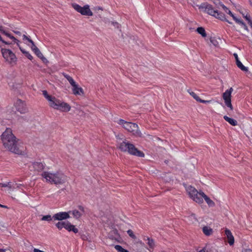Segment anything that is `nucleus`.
Instances as JSON below:
<instances>
[{
    "label": "nucleus",
    "instance_id": "obj_1",
    "mask_svg": "<svg viewBox=\"0 0 252 252\" xmlns=\"http://www.w3.org/2000/svg\"><path fill=\"white\" fill-rule=\"evenodd\" d=\"M3 146L8 151L18 155L25 153V148L22 142L16 138L10 129H6L1 136Z\"/></svg>",
    "mask_w": 252,
    "mask_h": 252
},
{
    "label": "nucleus",
    "instance_id": "obj_2",
    "mask_svg": "<svg viewBox=\"0 0 252 252\" xmlns=\"http://www.w3.org/2000/svg\"><path fill=\"white\" fill-rule=\"evenodd\" d=\"M118 124L121 125L123 128L126 130L127 132L131 133L132 135L138 137H144L145 135L150 138L152 135L150 134H146L145 132L142 133L138 126L136 124L130 122H127L123 119H120L118 121Z\"/></svg>",
    "mask_w": 252,
    "mask_h": 252
},
{
    "label": "nucleus",
    "instance_id": "obj_3",
    "mask_svg": "<svg viewBox=\"0 0 252 252\" xmlns=\"http://www.w3.org/2000/svg\"><path fill=\"white\" fill-rule=\"evenodd\" d=\"M117 148L121 152L128 153L129 154L139 157H144V154L138 150L135 146L126 139L123 141H118Z\"/></svg>",
    "mask_w": 252,
    "mask_h": 252
},
{
    "label": "nucleus",
    "instance_id": "obj_4",
    "mask_svg": "<svg viewBox=\"0 0 252 252\" xmlns=\"http://www.w3.org/2000/svg\"><path fill=\"white\" fill-rule=\"evenodd\" d=\"M186 191L190 197L193 201L201 204L203 203V196L204 193L201 190L198 191L194 187L189 186L186 187Z\"/></svg>",
    "mask_w": 252,
    "mask_h": 252
},
{
    "label": "nucleus",
    "instance_id": "obj_5",
    "mask_svg": "<svg viewBox=\"0 0 252 252\" xmlns=\"http://www.w3.org/2000/svg\"><path fill=\"white\" fill-rule=\"evenodd\" d=\"M199 8L217 19L221 20L225 19L224 15L222 13L219 12L217 9L214 8L212 5L209 3H202L199 6Z\"/></svg>",
    "mask_w": 252,
    "mask_h": 252
},
{
    "label": "nucleus",
    "instance_id": "obj_6",
    "mask_svg": "<svg viewBox=\"0 0 252 252\" xmlns=\"http://www.w3.org/2000/svg\"><path fill=\"white\" fill-rule=\"evenodd\" d=\"M64 77L66 78L70 86H71L72 94L75 96L84 97L85 92L83 89L69 75L64 74Z\"/></svg>",
    "mask_w": 252,
    "mask_h": 252
},
{
    "label": "nucleus",
    "instance_id": "obj_7",
    "mask_svg": "<svg viewBox=\"0 0 252 252\" xmlns=\"http://www.w3.org/2000/svg\"><path fill=\"white\" fill-rule=\"evenodd\" d=\"M42 92L44 97L48 100L50 107L54 109L62 110L63 108L62 101L57 99L55 96L49 94L46 90H43Z\"/></svg>",
    "mask_w": 252,
    "mask_h": 252
},
{
    "label": "nucleus",
    "instance_id": "obj_8",
    "mask_svg": "<svg viewBox=\"0 0 252 252\" xmlns=\"http://www.w3.org/2000/svg\"><path fill=\"white\" fill-rule=\"evenodd\" d=\"M1 51L5 62L11 64L16 63L17 61L16 56L10 50L2 48Z\"/></svg>",
    "mask_w": 252,
    "mask_h": 252
},
{
    "label": "nucleus",
    "instance_id": "obj_9",
    "mask_svg": "<svg viewBox=\"0 0 252 252\" xmlns=\"http://www.w3.org/2000/svg\"><path fill=\"white\" fill-rule=\"evenodd\" d=\"M41 176L46 179L47 182L56 185L61 184L62 178L60 177L56 174H52L48 172H44Z\"/></svg>",
    "mask_w": 252,
    "mask_h": 252
},
{
    "label": "nucleus",
    "instance_id": "obj_10",
    "mask_svg": "<svg viewBox=\"0 0 252 252\" xmlns=\"http://www.w3.org/2000/svg\"><path fill=\"white\" fill-rule=\"evenodd\" d=\"M73 8L78 12L84 16H93V13L90 8V6L88 4L82 7L78 4H72Z\"/></svg>",
    "mask_w": 252,
    "mask_h": 252
},
{
    "label": "nucleus",
    "instance_id": "obj_11",
    "mask_svg": "<svg viewBox=\"0 0 252 252\" xmlns=\"http://www.w3.org/2000/svg\"><path fill=\"white\" fill-rule=\"evenodd\" d=\"M233 91V89L231 87L222 94V98L224 100L225 104L226 106L229 108L231 110H233V106L231 104V94Z\"/></svg>",
    "mask_w": 252,
    "mask_h": 252
},
{
    "label": "nucleus",
    "instance_id": "obj_12",
    "mask_svg": "<svg viewBox=\"0 0 252 252\" xmlns=\"http://www.w3.org/2000/svg\"><path fill=\"white\" fill-rule=\"evenodd\" d=\"M0 188H2V190L9 193L11 194L13 196V198L18 197L17 194L12 193L13 189H15V187L11 182L0 183Z\"/></svg>",
    "mask_w": 252,
    "mask_h": 252
},
{
    "label": "nucleus",
    "instance_id": "obj_13",
    "mask_svg": "<svg viewBox=\"0 0 252 252\" xmlns=\"http://www.w3.org/2000/svg\"><path fill=\"white\" fill-rule=\"evenodd\" d=\"M14 106L17 110L21 114H25L28 112L25 103L20 99H17L15 102Z\"/></svg>",
    "mask_w": 252,
    "mask_h": 252
},
{
    "label": "nucleus",
    "instance_id": "obj_14",
    "mask_svg": "<svg viewBox=\"0 0 252 252\" xmlns=\"http://www.w3.org/2000/svg\"><path fill=\"white\" fill-rule=\"evenodd\" d=\"M197 252H221L218 248L213 245L207 244L203 248Z\"/></svg>",
    "mask_w": 252,
    "mask_h": 252
},
{
    "label": "nucleus",
    "instance_id": "obj_15",
    "mask_svg": "<svg viewBox=\"0 0 252 252\" xmlns=\"http://www.w3.org/2000/svg\"><path fill=\"white\" fill-rule=\"evenodd\" d=\"M64 228L69 232L72 231L74 233L78 232V229L75 227V226L71 224L68 221H64Z\"/></svg>",
    "mask_w": 252,
    "mask_h": 252
},
{
    "label": "nucleus",
    "instance_id": "obj_16",
    "mask_svg": "<svg viewBox=\"0 0 252 252\" xmlns=\"http://www.w3.org/2000/svg\"><path fill=\"white\" fill-rule=\"evenodd\" d=\"M144 240L147 242V244L148 246V250L150 251H153L156 247V244L154 240L149 237H145Z\"/></svg>",
    "mask_w": 252,
    "mask_h": 252
},
{
    "label": "nucleus",
    "instance_id": "obj_17",
    "mask_svg": "<svg viewBox=\"0 0 252 252\" xmlns=\"http://www.w3.org/2000/svg\"><path fill=\"white\" fill-rule=\"evenodd\" d=\"M225 234L228 240V243L230 246H232L234 243V238L230 231L228 229L226 228L225 230Z\"/></svg>",
    "mask_w": 252,
    "mask_h": 252
},
{
    "label": "nucleus",
    "instance_id": "obj_18",
    "mask_svg": "<svg viewBox=\"0 0 252 252\" xmlns=\"http://www.w3.org/2000/svg\"><path fill=\"white\" fill-rule=\"evenodd\" d=\"M189 94L192 96V97L195 99L196 101L199 102H201V103H210L211 102V100H203V99H201L199 98V97L194 92H189Z\"/></svg>",
    "mask_w": 252,
    "mask_h": 252
},
{
    "label": "nucleus",
    "instance_id": "obj_19",
    "mask_svg": "<svg viewBox=\"0 0 252 252\" xmlns=\"http://www.w3.org/2000/svg\"><path fill=\"white\" fill-rule=\"evenodd\" d=\"M202 231L203 233L207 236H210L213 233V230L210 227L208 226H204L202 228Z\"/></svg>",
    "mask_w": 252,
    "mask_h": 252
},
{
    "label": "nucleus",
    "instance_id": "obj_20",
    "mask_svg": "<svg viewBox=\"0 0 252 252\" xmlns=\"http://www.w3.org/2000/svg\"><path fill=\"white\" fill-rule=\"evenodd\" d=\"M204 199L206 201V203L210 207H214L215 206V202L211 200L207 195L204 194V196H203V199Z\"/></svg>",
    "mask_w": 252,
    "mask_h": 252
},
{
    "label": "nucleus",
    "instance_id": "obj_21",
    "mask_svg": "<svg viewBox=\"0 0 252 252\" xmlns=\"http://www.w3.org/2000/svg\"><path fill=\"white\" fill-rule=\"evenodd\" d=\"M204 199L206 201V203L210 207H214L215 206V202L211 200L207 195L204 194V196H203V199Z\"/></svg>",
    "mask_w": 252,
    "mask_h": 252
},
{
    "label": "nucleus",
    "instance_id": "obj_22",
    "mask_svg": "<svg viewBox=\"0 0 252 252\" xmlns=\"http://www.w3.org/2000/svg\"><path fill=\"white\" fill-rule=\"evenodd\" d=\"M33 168L34 170L39 172L43 169L44 165L41 162H35L33 164Z\"/></svg>",
    "mask_w": 252,
    "mask_h": 252
},
{
    "label": "nucleus",
    "instance_id": "obj_23",
    "mask_svg": "<svg viewBox=\"0 0 252 252\" xmlns=\"http://www.w3.org/2000/svg\"><path fill=\"white\" fill-rule=\"evenodd\" d=\"M53 220L54 221L56 220L62 221L63 220V212L57 213L53 215Z\"/></svg>",
    "mask_w": 252,
    "mask_h": 252
},
{
    "label": "nucleus",
    "instance_id": "obj_24",
    "mask_svg": "<svg viewBox=\"0 0 252 252\" xmlns=\"http://www.w3.org/2000/svg\"><path fill=\"white\" fill-rule=\"evenodd\" d=\"M224 119L227 121L228 123H229L231 125L233 126H236L237 125V122L231 118L228 117L227 116H224L223 117Z\"/></svg>",
    "mask_w": 252,
    "mask_h": 252
},
{
    "label": "nucleus",
    "instance_id": "obj_25",
    "mask_svg": "<svg viewBox=\"0 0 252 252\" xmlns=\"http://www.w3.org/2000/svg\"><path fill=\"white\" fill-rule=\"evenodd\" d=\"M109 234L114 235V239L116 241H119L121 239L120 236L119 235L118 230L116 229L112 230Z\"/></svg>",
    "mask_w": 252,
    "mask_h": 252
},
{
    "label": "nucleus",
    "instance_id": "obj_26",
    "mask_svg": "<svg viewBox=\"0 0 252 252\" xmlns=\"http://www.w3.org/2000/svg\"><path fill=\"white\" fill-rule=\"evenodd\" d=\"M34 53L36 55V56L38 58H40L43 62H45L46 61H47V59L43 56V55L40 51L39 49L35 51Z\"/></svg>",
    "mask_w": 252,
    "mask_h": 252
},
{
    "label": "nucleus",
    "instance_id": "obj_27",
    "mask_svg": "<svg viewBox=\"0 0 252 252\" xmlns=\"http://www.w3.org/2000/svg\"><path fill=\"white\" fill-rule=\"evenodd\" d=\"M222 8L224 9V10L229 15H230L233 19L235 20L237 18L234 16V15L224 5L220 4Z\"/></svg>",
    "mask_w": 252,
    "mask_h": 252
},
{
    "label": "nucleus",
    "instance_id": "obj_28",
    "mask_svg": "<svg viewBox=\"0 0 252 252\" xmlns=\"http://www.w3.org/2000/svg\"><path fill=\"white\" fill-rule=\"evenodd\" d=\"M236 23L240 24L247 32H249V29L247 25L242 21L237 18L235 20Z\"/></svg>",
    "mask_w": 252,
    "mask_h": 252
},
{
    "label": "nucleus",
    "instance_id": "obj_29",
    "mask_svg": "<svg viewBox=\"0 0 252 252\" xmlns=\"http://www.w3.org/2000/svg\"><path fill=\"white\" fill-rule=\"evenodd\" d=\"M236 64L242 71L245 72L248 71V68L247 67H245L240 61L237 62V63H236Z\"/></svg>",
    "mask_w": 252,
    "mask_h": 252
},
{
    "label": "nucleus",
    "instance_id": "obj_30",
    "mask_svg": "<svg viewBox=\"0 0 252 252\" xmlns=\"http://www.w3.org/2000/svg\"><path fill=\"white\" fill-rule=\"evenodd\" d=\"M71 212L73 217L77 219H79L82 215V213L77 210H74Z\"/></svg>",
    "mask_w": 252,
    "mask_h": 252
},
{
    "label": "nucleus",
    "instance_id": "obj_31",
    "mask_svg": "<svg viewBox=\"0 0 252 252\" xmlns=\"http://www.w3.org/2000/svg\"><path fill=\"white\" fill-rule=\"evenodd\" d=\"M196 31L199 34H200L203 37L206 36V33L205 32V30L203 27H199L196 29Z\"/></svg>",
    "mask_w": 252,
    "mask_h": 252
},
{
    "label": "nucleus",
    "instance_id": "obj_32",
    "mask_svg": "<svg viewBox=\"0 0 252 252\" xmlns=\"http://www.w3.org/2000/svg\"><path fill=\"white\" fill-rule=\"evenodd\" d=\"M3 34L7 36V37H9L10 39H12L13 40V41L15 43H17V45H19L18 42L19 41L15 38L13 36L10 34L9 33L7 32H3Z\"/></svg>",
    "mask_w": 252,
    "mask_h": 252
},
{
    "label": "nucleus",
    "instance_id": "obj_33",
    "mask_svg": "<svg viewBox=\"0 0 252 252\" xmlns=\"http://www.w3.org/2000/svg\"><path fill=\"white\" fill-rule=\"evenodd\" d=\"M21 51L30 60L32 59V56L28 52L25 51L24 49L20 47Z\"/></svg>",
    "mask_w": 252,
    "mask_h": 252
},
{
    "label": "nucleus",
    "instance_id": "obj_34",
    "mask_svg": "<svg viewBox=\"0 0 252 252\" xmlns=\"http://www.w3.org/2000/svg\"><path fill=\"white\" fill-rule=\"evenodd\" d=\"M115 248L118 252H129L127 250L124 249L120 245H115Z\"/></svg>",
    "mask_w": 252,
    "mask_h": 252
},
{
    "label": "nucleus",
    "instance_id": "obj_35",
    "mask_svg": "<svg viewBox=\"0 0 252 252\" xmlns=\"http://www.w3.org/2000/svg\"><path fill=\"white\" fill-rule=\"evenodd\" d=\"M41 220L42 221H50L53 220V217L50 215H48L43 216Z\"/></svg>",
    "mask_w": 252,
    "mask_h": 252
},
{
    "label": "nucleus",
    "instance_id": "obj_36",
    "mask_svg": "<svg viewBox=\"0 0 252 252\" xmlns=\"http://www.w3.org/2000/svg\"><path fill=\"white\" fill-rule=\"evenodd\" d=\"M127 233L128 235L134 240H136L137 239L136 236L134 234L133 231L131 229H129L127 231Z\"/></svg>",
    "mask_w": 252,
    "mask_h": 252
},
{
    "label": "nucleus",
    "instance_id": "obj_37",
    "mask_svg": "<svg viewBox=\"0 0 252 252\" xmlns=\"http://www.w3.org/2000/svg\"><path fill=\"white\" fill-rule=\"evenodd\" d=\"M55 225L59 230H62L63 228V222L62 221H59L55 223Z\"/></svg>",
    "mask_w": 252,
    "mask_h": 252
},
{
    "label": "nucleus",
    "instance_id": "obj_38",
    "mask_svg": "<svg viewBox=\"0 0 252 252\" xmlns=\"http://www.w3.org/2000/svg\"><path fill=\"white\" fill-rule=\"evenodd\" d=\"M116 137L117 138V143H118V141H123V140H124V139H125L124 138L125 136L122 134H118L116 136Z\"/></svg>",
    "mask_w": 252,
    "mask_h": 252
},
{
    "label": "nucleus",
    "instance_id": "obj_39",
    "mask_svg": "<svg viewBox=\"0 0 252 252\" xmlns=\"http://www.w3.org/2000/svg\"><path fill=\"white\" fill-rule=\"evenodd\" d=\"M71 106L67 103L64 102V112H68L70 110Z\"/></svg>",
    "mask_w": 252,
    "mask_h": 252
},
{
    "label": "nucleus",
    "instance_id": "obj_40",
    "mask_svg": "<svg viewBox=\"0 0 252 252\" xmlns=\"http://www.w3.org/2000/svg\"><path fill=\"white\" fill-rule=\"evenodd\" d=\"M210 42L215 46H217L219 44V42L215 38L211 37L210 38Z\"/></svg>",
    "mask_w": 252,
    "mask_h": 252
},
{
    "label": "nucleus",
    "instance_id": "obj_41",
    "mask_svg": "<svg viewBox=\"0 0 252 252\" xmlns=\"http://www.w3.org/2000/svg\"><path fill=\"white\" fill-rule=\"evenodd\" d=\"M30 43L32 44L31 48L32 50L34 52L36 50H37L38 48L35 46L34 44L33 41L32 40H30Z\"/></svg>",
    "mask_w": 252,
    "mask_h": 252
},
{
    "label": "nucleus",
    "instance_id": "obj_42",
    "mask_svg": "<svg viewBox=\"0 0 252 252\" xmlns=\"http://www.w3.org/2000/svg\"><path fill=\"white\" fill-rule=\"evenodd\" d=\"M243 17L246 19V20L248 21V24L250 25L251 22H252V20L250 18V16L249 15L247 14L246 16L244 14H243Z\"/></svg>",
    "mask_w": 252,
    "mask_h": 252
},
{
    "label": "nucleus",
    "instance_id": "obj_43",
    "mask_svg": "<svg viewBox=\"0 0 252 252\" xmlns=\"http://www.w3.org/2000/svg\"><path fill=\"white\" fill-rule=\"evenodd\" d=\"M71 211H69L68 212H64V220H66L70 218L69 213Z\"/></svg>",
    "mask_w": 252,
    "mask_h": 252
},
{
    "label": "nucleus",
    "instance_id": "obj_44",
    "mask_svg": "<svg viewBox=\"0 0 252 252\" xmlns=\"http://www.w3.org/2000/svg\"><path fill=\"white\" fill-rule=\"evenodd\" d=\"M214 4L216 5L217 8H219L220 6H221L220 4H222L221 2L218 0L214 1Z\"/></svg>",
    "mask_w": 252,
    "mask_h": 252
},
{
    "label": "nucleus",
    "instance_id": "obj_45",
    "mask_svg": "<svg viewBox=\"0 0 252 252\" xmlns=\"http://www.w3.org/2000/svg\"><path fill=\"white\" fill-rule=\"evenodd\" d=\"M23 40H27L29 42H30V40H32L31 39L29 38L27 36L24 34L23 35Z\"/></svg>",
    "mask_w": 252,
    "mask_h": 252
},
{
    "label": "nucleus",
    "instance_id": "obj_46",
    "mask_svg": "<svg viewBox=\"0 0 252 252\" xmlns=\"http://www.w3.org/2000/svg\"><path fill=\"white\" fill-rule=\"evenodd\" d=\"M112 24L113 25V26L115 27H116L117 28H119L120 27V25L117 22H112Z\"/></svg>",
    "mask_w": 252,
    "mask_h": 252
},
{
    "label": "nucleus",
    "instance_id": "obj_47",
    "mask_svg": "<svg viewBox=\"0 0 252 252\" xmlns=\"http://www.w3.org/2000/svg\"><path fill=\"white\" fill-rule=\"evenodd\" d=\"M21 84H16L15 85H13L12 86V87L13 89H17L18 88H19Z\"/></svg>",
    "mask_w": 252,
    "mask_h": 252
},
{
    "label": "nucleus",
    "instance_id": "obj_48",
    "mask_svg": "<svg viewBox=\"0 0 252 252\" xmlns=\"http://www.w3.org/2000/svg\"><path fill=\"white\" fill-rule=\"evenodd\" d=\"M233 55H234V56L235 57V59L236 60V63H237V62L240 61L239 59H238V55L236 53H234L233 54Z\"/></svg>",
    "mask_w": 252,
    "mask_h": 252
},
{
    "label": "nucleus",
    "instance_id": "obj_49",
    "mask_svg": "<svg viewBox=\"0 0 252 252\" xmlns=\"http://www.w3.org/2000/svg\"><path fill=\"white\" fill-rule=\"evenodd\" d=\"M109 238L112 240H114L115 241V239H114V235H111V234H109Z\"/></svg>",
    "mask_w": 252,
    "mask_h": 252
},
{
    "label": "nucleus",
    "instance_id": "obj_50",
    "mask_svg": "<svg viewBox=\"0 0 252 252\" xmlns=\"http://www.w3.org/2000/svg\"><path fill=\"white\" fill-rule=\"evenodd\" d=\"M78 208L82 212H84V208L83 206H78Z\"/></svg>",
    "mask_w": 252,
    "mask_h": 252
},
{
    "label": "nucleus",
    "instance_id": "obj_51",
    "mask_svg": "<svg viewBox=\"0 0 252 252\" xmlns=\"http://www.w3.org/2000/svg\"><path fill=\"white\" fill-rule=\"evenodd\" d=\"M242 252H252V250L250 249H244L242 250Z\"/></svg>",
    "mask_w": 252,
    "mask_h": 252
},
{
    "label": "nucleus",
    "instance_id": "obj_52",
    "mask_svg": "<svg viewBox=\"0 0 252 252\" xmlns=\"http://www.w3.org/2000/svg\"><path fill=\"white\" fill-rule=\"evenodd\" d=\"M0 32L3 34V32H5L2 26H0Z\"/></svg>",
    "mask_w": 252,
    "mask_h": 252
},
{
    "label": "nucleus",
    "instance_id": "obj_53",
    "mask_svg": "<svg viewBox=\"0 0 252 252\" xmlns=\"http://www.w3.org/2000/svg\"><path fill=\"white\" fill-rule=\"evenodd\" d=\"M15 185L16 186V188H20L21 186H22L23 185L22 184H16Z\"/></svg>",
    "mask_w": 252,
    "mask_h": 252
},
{
    "label": "nucleus",
    "instance_id": "obj_54",
    "mask_svg": "<svg viewBox=\"0 0 252 252\" xmlns=\"http://www.w3.org/2000/svg\"><path fill=\"white\" fill-rule=\"evenodd\" d=\"M0 207L4 208H8L7 206L3 205L0 204Z\"/></svg>",
    "mask_w": 252,
    "mask_h": 252
},
{
    "label": "nucleus",
    "instance_id": "obj_55",
    "mask_svg": "<svg viewBox=\"0 0 252 252\" xmlns=\"http://www.w3.org/2000/svg\"><path fill=\"white\" fill-rule=\"evenodd\" d=\"M15 33L17 34H18V35H21V32H19V31H16V32H15Z\"/></svg>",
    "mask_w": 252,
    "mask_h": 252
},
{
    "label": "nucleus",
    "instance_id": "obj_56",
    "mask_svg": "<svg viewBox=\"0 0 252 252\" xmlns=\"http://www.w3.org/2000/svg\"><path fill=\"white\" fill-rule=\"evenodd\" d=\"M6 250L5 249H0V252H5Z\"/></svg>",
    "mask_w": 252,
    "mask_h": 252
},
{
    "label": "nucleus",
    "instance_id": "obj_57",
    "mask_svg": "<svg viewBox=\"0 0 252 252\" xmlns=\"http://www.w3.org/2000/svg\"><path fill=\"white\" fill-rule=\"evenodd\" d=\"M233 27L235 29V30L238 31V32H240V30L238 28L235 27L234 26H233Z\"/></svg>",
    "mask_w": 252,
    "mask_h": 252
},
{
    "label": "nucleus",
    "instance_id": "obj_58",
    "mask_svg": "<svg viewBox=\"0 0 252 252\" xmlns=\"http://www.w3.org/2000/svg\"><path fill=\"white\" fill-rule=\"evenodd\" d=\"M224 20L226 21L227 22H228L229 24H232V23H231V22H230V21H228V20H226V19H225H225H224Z\"/></svg>",
    "mask_w": 252,
    "mask_h": 252
},
{
    "label": "nucleus",
    "instance_id": "obj_59",
    "mask_svg": "<svg viewBox=\"0 0 252 252\" xmlns=\"http://www.w3.org/2000/svg\"><path fill=\"white\" fill-rule=\"evenodd\" d=\"M99 9L102 10L101 8L99 7Z\"/></svg>",
    "mask_w": 252,
    "mask_h": 252
}]
</instances>
